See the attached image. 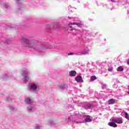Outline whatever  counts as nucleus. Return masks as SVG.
Returning <instances> with one entry per match:
<instances>
[{
    "label": "nucleus",
    "instance_id": "f257e3e1",
    "mask_svg": "<svg viewBox=\"0 0 129 129\" xmlns=\"http://www.w3.org/2000/svg\"><path fill=\"white\" fill-rule=\"evenodd\" d=\"M21 44L24 47L31 48L35 51H38V52H43L45 49H48L45 44H41L37 40H30L26 38L22 39Z\"/></svg>",
    "mask_w": 129,
    "mask_h": 129
},
{
    "label": "nucleus",
    "instance_id": "f03ea898",
    "mask_svg": "<svg viewBox=\"0 0 129 129\" xmlns=\"http://www.w3.org/2000/svg\"><path fill=\"white\" fill-rule=\"evenodd\" d=\"M79 112H75L73 115L68 117L69 121H72L73 123H81L82 121L79 120Z\"/></svg>",
    "mask_w": 129,
    "mask_h": 129
},
{
    "label": "nucleus",
    "instance_id": "7ed1b4c3",
    "mask_svg": "<svg viewBox=\"0 0 129 129\" xmlns=\"http://www.w3.org/2000/svg\"><path fill=\"white\" fill-rule=\"evenodd\" d=\"M82 106L83 108H85V109H92V110L95 109V105H92L87 102L82 103Z\"/></svg>",
    "mask_w": 129,
    "mask_h": 129
},
{
    "label": "nucleus",
    "instance_id": "20e7f679",
    "mask_svg": "<svg viewBox=\"0 0 129 129\" xmlns=\"http://www.w3.org/2000/svg\"><path fill=\"white\" fill-rule=\"evenodd\" d=\"M29 74H30V73L28 71H22V75H23V76H24V78L23 79V81L25 83H30V82H31V79H30V78L26 76Z\"/></svg>",
    "mask_w": 129,
    "mask_h": 129
},
{
    "label": "nucleus",
    "instance_id": "39448f33",
    "mask_svg": "<svg viewBox=\"0 0 129 129\" xmlns=\"http://www.w3.org/2000/svg\"><path fill=\"white\" fill-rule=\"evenodd\" d=\"M51 28H52V29H55L57 30L59 29V28H60V25L58 23H53L51 25H47L46 26V31H47V32H49V31L51 30Z\"/></svg>",
    "mask_w": 129,
    "mask_h": 129
},
{
    "label": "nucleus",
    "instance_id": "423d86ee",
    "mask_svg": "<svg viewBox=\"0 0 129 129\" xmlns=\"http://www.w3.org/2000/svg\"><path fill=\"white\" fill-rule=\"evenodd\" d=\"M38 88L37 84H32L28 86V90H30V91H36Z\"/></svg>",
    "mask_w": 129,
    "mask_h": 129
},
{
    "label": "nucleus",
    "instance_id": "0eeeda50",
    "mask_svg": "<svg viewBox=\"0 0 129 129\" xmlns=\"http://www.w3.org/2000/svg\"><path fill=\"white\" fill-rule=\"evenodd\" d=\"M111 122L108 123L109 126H112V127H117V125L115 123V122L113 121V119L112 118L110 119Z\"/></svg>",
    "mask_w": 129,
    "mask_h": 129
},
{
    "label": "nucleus",
    "instance_id": "6e6552de",
    "mask_svg": "<svg viewBox=\"0 0 129 129\" xmlns=\"http://www.w3.org/2000/svg\"><path fill=\"white\" fill-rule=\"evenodd\" d=\"M88 52H89V49H88V47H86L84 51H82L81 53L78 54V55H86L88 54Z\"/></svg>",
    "mask_w": 129,
    "mask_h": 129
},
{
    "label": "nucleus",
    "instance_id": "1a4fd4ad",
    "mask_svg": "<svg viewBox=\"0 0 129 129\" xmlns=\"http://www.w3.org/2000/svg\"><path fill=\"white\" fill-rule=\"evenodd\" d=\"M115 123H122V120L120 118H112Z\"/></svg>",
    "mask_w": 129,
    "mask_h": 129
},
{
    "label": "nucleus",
    "instance_id": "9d476101",
    "mask_svg": "<svg viewBox=\"0 0 129 129\" xmlns=\"http://www.w3.org/2000/svg\"><path fill=\"white\" fill-rule=\"evenodd\" d=\"M75 80L77 82L79 83H81L83 82V80L82 79V76H78L75 78Z\"/></svg>",
    "mask_w": 129,
    "mask_h": 129
},
{
    "label": "nucleus",
    "instance_id": "9b49d317",
    "mask_svg": "<svg viewBox=\"0 0 129 129\" xmlns=\"http://www.w3.org/2000/svg\"><path fill=\"white\" fill-rule=\"evenodd\" d=\"M85 117V120L86 122H91V121H92V119L91 118V117H90V116L87 115Z\"/></svg>",
    "mask_w": 129,
    "mask_h": 129
},
{
    "label": "nucleus",
    "instance_id": "f8f14e48",
    "mask_svg": "<svg viewBox=\"0 0 129 129\" xmlns=\"http://www.w3.org/2000/svg\"><path fill=\"white\" fill-rule=\"evenodd\" d=\"M70 76H71L72 77H74L76 76V74H77V73H76V71H71L69 73Z\"/></svg>",
    "mask_w": 129,
    "mask_h": 129
},
{
    "label": "nucleus",
    "instance_id": "ddd939ff",
    "mask_svg": "<svg viewBox=\"0 0 129 129\" xmlns=\"http://www.w3.org/2000/svg\"><path fill=\"white\" fill-rule=\"evenodd\" d=\"M9 77H9V74H7L3 75L2 76V78L3 80H4V81L8 80V79H9Z\"/></svg>",
    "mask_w": 129,
    "mask_h": 129
},
{
    "label": "nucleus",
    "instance_id": "4468645a",
    "mask_svg": "<svg viewBox=\"0 0 129 129\" xmlns=\"http://www.w3.org/2000/svg\"><path fill=\"white\" fill-rule=\"evenodd\" d=\"M34 107H35V105H31L30 107H27V111L28 112H32V110Z\"/></svg>",
    "mask_w": 129,
    "mask_h": 129
},
{
    "label": "nucleus",
    "instance_id": "2eb2a0df",
    "mask_svg": "<svg viewBox=\"0 0 129 129\" xmlns=\"http://www.w3.org/2000/svg\"><path fill=\"white\" fill-rule=\"evenodd\" d=\"M25 101L27 104H32V103L33 102V101L29 98H26Z\"/></svg>",
    "mask_w": 129,
    "mask_h": 129
},
{
    "label": "nucleus",
    "instance_id": "dca6fc26",
    "mask_svg": "<svg viewBox=\"0 0 129 129\" xmlns=\"http://www.w3.org/2000/svg\"><path fill=\"white\" fill-rule=\"evenodd\" d=\"M123 70H124L123 66H120L117 68V71H118L119 72H121L123 71Z\"/></svg>",
    "mask_w": 129,
    "mask_h": 129
},
{
    "label": "nucleus",
    "instance_id": "f3484780",
    "mask_svg": "<svg viewBox=\"0 0 129 129\" xmlns=\"http://www.w3.org/2000/svg\"><path fill=\"white\" fill-rule=\"evenodd\" d=\"M71 25H76L77 26H78V27H80V26H82V24L80 23H70L69 24V26H71Z\"/></svg>",
    "mask_w": 129,
    "mask_h": 129
},
{
    "label": "nucleus",
    "instance_id": "a211bd4d",
    "mask_svg": "<svg viewBox=\"0 0 129 129\" xmlns=\"http://www.w3.org/2000/svg\"><path fill=\"white\" fill-rule=\"evenodd\" d=\"M65 88H66V85L65 84L60 85L59 86V89H60V90H64Z\"/></svg>",
    "mask_w": 129,
    "mask_h": 129
},
{
    "label": "nucleus",
    "instance_id": "6ab92c4d",
    "mask_svg": "<svg viewBox=\"0 0 129 129\" xmlns=\"http://www.w3.org/2000/svg\"><path fill=\"white\" fill-rule=\"evenodd\" d=\"M3 6L5 9H10V4H7V3H4L3 4Z\"/></svg>",
    "mask_w": 129,
    "mask_h": 129
},
{
    "label": "nucleus",
    "instance_id": "aec40b11",
    "mask_svg": "<svg viewBox=\"0 0 129 129\" xmlns=\"http://www.w3.org/2000/svg\"><path fill=\"white\" fill-rule=\"evenodd\" d=\"M42 127H43V126H42L40 124H37L35 125V129H42Z\"/></svg>",
    "mask_w": 129,
    "mask_h": 129
},
{
    "label": "nucleus",
    "instance_id": "412c9836",
    "mask_svg": "<svg viewBox=\"0 0 129 129\" xmlns=\"http://www.w3.org/2000/svg\"><path fill=\"white\" fill-rule=\"evenodd\" d=\"M96 76H92L90 78V81H94V80H96Z\"/></svg>",
    "mask_w": 129,
    "mask_h": 129
},
{
    "label": "nucleus",
    "instance_id": "4be33fe9",
    "mask_svg": "<svg viewBox=\"0 0 129 129\" xmlns=\"http://www.w3.org/2000/svg\"><path fill=\"white\" fill-rule=\"evenodd\" d=\"M114 102H115V101H114V100H113V99H111L110 100H109L108 101L109 104H113V103H114Z\"/></svg>",
    "mask_w": 129,
    "mask_h": 129
},
{
    "label": "nucleus",
    "instance_id": "5701e85b",
    "mask_svg": "<svg viewBox=\"0 0 129 129\" xmlns=\"http://www.w3.org/2000/svg\"><path fill=\"white\" fill-rule=\"evenodd\" d=\"M8 107L10 110H12V111H14V110H16V108H15L13 106H8Z\"/></svg>",
    "mask_w": 129,
    "mask_h": 129
},
{
    "label": "nucleus",
    "instance_id": "b1692460",
    "mask_svg": "<svg viewBox=\"0 0 129 129\" xmlns=\"http://www.w3.org/2000/svg\"><path fill=\"white\" fill-rule=\"evenodd\" d=\"M124 113L125 114V118H126V119L129 120V115H128V114L127 113V112H124Z\"/></svg>",
    "mask_w": 129,
    "mask_h": 129
},
{
    "label": "nucleus",
    "instance_id": "393cba45",
    "mask_svg": "<svg viewBox=\"0 0 129 129\" xmlns=\"http://www.w3.org/2000/svg\"><path fill=\"white\" fill-rule=\"evenodd\" d=\"M4 43H5V44H11L12 41H11L10 40L7 39V40H6L4 42Z\"/></svg>",
    "mask_w": 129,
    "mask_h": 129
},
{
    "label": "nucleus",
    "instance_id": "a878e982",
    "mask_svg": "<svg viewBox=\"0 0 129 129\" xmlns=\"http://www.w3.org/2000/svg\"><path fill=\"white\" fill-rule=\"evenodd\" d=\"M54 124V123L53 122L52 120H49L48 121V125L52 126Z\"/></svg>",
    "mask_w": 129,
    "mask_h": 129
},
{
    "label": "nucleus",
    "instance_id": "bb28decb",
    "mask_svg": "<svg viewBox=\"0 0 129 129\" xmlns=\"http://www.w3.org/2000/svg\"><path fill=\"white\" fill-rule=\"evenodd\" d=\"M106 87H107V85L105 84H103L102 86V89H105V88H106Z\"/></svg>",
    "mask_w": 129,
    "mask_h": 129
},
{
    "label": "nucleus",
    "instance_id": "cd10ccee",
    "mask_svg": "<svg viewBox=\"0 0 129 129\" xmlns=\"http://www.w3.org/2000/svg\"><path fill=\"white\" fill-rule=\"evenodd\" d=\"M12 99V98H11V97H7L6 99H5V100L6 101H11V100Z\"/></svg>",
    "mask_w": 129,
    "mask_h": 129
},
{
    "label": "nucleus",
    "instance_id": "c85d7f7f",
    "mask_svg": "<svg viewBox=\"0 0 129 129\" xmlns=\"http://www.w3.org/2000/svg\"><path fill=\"white\" fill-rule=\"evenodd\" d=\"M68 107H69V108H70L71 109V110H72V109H73V108H74V106H72L71 105H69Z\"/></svg>",
    "mask_w": 129,
    "mask_h": 129
},
{
    "label": "nucleus",
    "instance_id": "c756f323",
    "mask_svg": "<svg viewBox=\"0 0 129 129\" xmlns=\"http://www.w3.org/2000/svg\"><path fill=\"white\" fill-rule=\"evenodd\" d=\"M17 4H22V0H15Z\"/></svg>",
    "mask_w": 129,
    "mask_h": 129
},
{
    "label": "nucleus",
    "instance_id": "7c9ffc66",
    "mask_svg": "<svg viewBox=\"0 0 129 129\" xmlns=\"http://www.w3.org/2000/svg\"><path fill=\"white\" fill-rule=\"evenodd\" d=\"M113 70V69L112 68H110L108 69V71H109V72H112Z\"/></svg>",
    "mask_w": 129,
    "mask_h": 129
},
{
    "label": "nucleus",
    "instance_id": "2f4dec72",
    "mask_svg": "<svg viewBox=\"0 0 129 129\" xmlns=\"http://www.w3.org/2000/svg\"><path fill=\"white\" fill-rule=\"evenodd\" d=\"M74 55V53H73V52H71V53H68V55H69V56H70V55Z\"/></svg>",
    "mask_w": 129,
    "mask_h": 129
},
{
    "label": "nucleus",
    "instance_id": "473e14b6",
    "mask_svg": "<svg viewBox=\"0 0 129 129\" xmlns=\"http://www.w3.org/2000/svg\"><path fill=\"white\" fill-rule=\"evenodd\" d=\"M110 1L112 2V3H115V1L110 0Z\"/></svg>",
    "mask_w": 129,
    "mask_h": 129
},
{
    "label": "nucleus",
    "instance_id": "72a5a7b5",
    "mask_svg": "<svg viewBox=\"0 0 129 129\" xmlns=\"http://www.w3.org/2000/svg\"><path fill=\"white\" fill-rule=\"evenodd\" d=\"M127 65H129V60H128L127 61Z\"/></svg>",
    "mask_w": 129,
    "mask_h": 129
},
{
    "label": "nucleus",
    "instance_id": "f704fd0d",
    "mask_svg": "<svg viewBox=\"0 0 129 129\" xmlns=\"http://www.w3.org/2000/svg\"><path fill=\"white\" fill-rule=\"evenodd\" d=\"M13 28H14V27H10L11 30H12V29H13Z\"/></svg>",
    "mask_w": 129,
    "mask_h": 129
},
{
    "label": "nucleus",
    "instance_id": "c9c22d12",
    "mask_svg": "<svg viewBox=\"0 0 129 129\" xmlns=\"http://www.w3.org/2000/svg\"><path fill=\"white\" fill-rule=\"evenodd\" d=\"M70 28H72V26H70Z\"/></svg>",
    "mask_w": 129,
    "mask_h": 129
},
{
    "label": "nucleus",
    "instance_id": "e433bc0d",
    "mask_svg": "<svg viewBox=\"0 0 129 129\" xmlns=\"http://www.w3.org/2000/svg\"><path fill=\"white\" fill-rule=\"evenodd\" d=\"M18 10H21V8H18Z\"/></svg>",
    "mask_w": 129,
    "mask_h": 129
},
{
    "label": "nucleus",
    "instance_id": "4c0bfd02",
    "mask_svg": "<svg viewBox=\"0 0 129 129\" xmlns=\"http://www.w3.org/2000/svg\"><path fill=\"white\" fill-rule=\"evenodd\" d=\"M73 30H74V29H71V31H73Z\"/></svg>",
    "mask_w": 129,
    "mask_h": 129
},
{
    "label": "nucleus",
    "instance_id": "58836bf2",
    "mask_svg": "<svg viewBox=\"0 0 129 129\" xmlns=\"http://www.w3.org/2000/svg\"><path fill=\"white\" fill-rule=\"evenodd\" d=\"M69 19H71L70 17H69Z\"/></svg>",
    "mask_w": 129,
    "mask_h": 129
},
{
    "label": "nucleus",
    "instance_id": "ea45409f",
    "mask_svg": "<svg viewBox=\"0 0 129 129\" xmlns=\"http://www.w3.org/2000/svg\"><path fill=\"white\" fill-rule=\"evenodd\" d=\"M128 15H129V13H128Z\"/></svg>",
    "mask_w": 129,
    "mask_h": 129
}]
</instances>
